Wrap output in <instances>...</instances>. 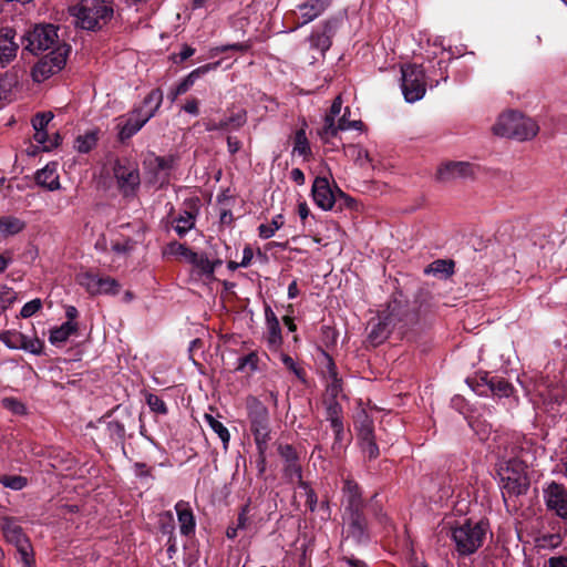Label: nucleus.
<instances>
[{
	"label": "nucleus",
	"mask_w": 567,
	"mask_h": 567,
	"mask_svg": "<svg viewBox=\"0 0 567 567\" xmlns=\"http://www.w3.org/2000/svg\"><path fill=\"white\" fill-rule=\"evenodd\" d=\"M1 484L12 491H21L28 485V478L21 475H4Z\"/></svg>",
	"instance_id": "nucleus-41"
},
{
	"label": "nucleus",
	"mask_w": 567,
	"mask_h": 567,
	"mask_svg": "<svg viewBox=\"0 0 567 567\" xmlns=\"http://www.w3.org/2000/svg\"><path fill=\"white\" fill-rule=\"evenodd\" d=\"M27 49L40 53L53 48L58 43V29L52 24L35 25L27 37Z\"/></svg>",
	"instance_id": "nucleus-11"
},
{
	"label": "nucleus",
	"mask_w": 567,
	"mask_h": 567,
	"mask_svg": "<svg viewBox=\"0 0 567 567\" xmlns=\"http://www.w3.org/2000/svg\"><path fill=\"white\" fill-rule=\"evenodd\" d=\"M310 49L316 50L321 56H324L326 52L332 44V28L329 22H324L316 28L308 38Z\"/></svg>",
	"instance_id": "nucleus-19"
},
{
	"label": "nucleus",
	"mask_w": 567,
	"mask_h": 567,
	"mask_svg": "<svg viewBox=\"0 0 567 567\" xmlns=\"http://www.w3.org/2000/svg\"><path fill=\"white\" fill-rule=\"evenodd\" d=\"M147 404H148L150 409L156 413H159V414L167 413V408H166L165 402L159 396H157L155 394H150L147 396Z\"/></svg>",
	"instance_id": "nucleus-49"
},
{
	"label": "nucleus",
	"mask_w": 567,
	"mask_h": 567,
	"mask_svg": "<svg viewBox=\"0 0 567 567\" xmlns=\"http://www.w3.org/2000/svg\"><path fill=\"white\" fill-rule=\"evenodd\" d=\"M114 0H82L70 8L76 25L85 30H95L106 23L113 16Z\"/></svg>",
	"instance_id": "nucleus-2"
},
{
	"label": "nucleus",
	"mask_w": 567,
	"mask_h": 567,
	"mask_svg": "<svg viewBox=\"0 0 567 567\" xmlns=\"http://www.w3.org/2000/svg\"><path fill=\"white\" fill-rule=\"evenodd\" d=\"M174 164L173 157L153 156L148 159V165L154 167L157 177L164 182Z\"/></svg>",
	"instance_id": "nucleus-31"
},
{
	"label": "nucleus",
	"mask_w": 567,
	"mask_h": 567,
	"mask_svg": "<svg viewBox=\"0 0 567 567\" xmlns=\"http://www.w3.org/2000/svg\"><path fill=\"white\" fill-rule=\"evenodd\" d=\"M334 433V444L333 449H336L339 444L343 442L344 439V429L343 423H340L338 427H332Z\"/></svg>",
	"instance_id": "nucleus-62"
},
{
	"label": "nucleus",
	"mask_w": 567,
	"mask_h": 567,
	"mask_svg": "<svg viewBox=\"0 0 567 567\" xmlns=\"http://www.w3.org/2000/svg\"><path fill=\"white\" fill-rule=\"evenodd\" d=\"M198 104L199 103L196 99L187 100V102L183 106V110L192 115H197L199 113Z\"/></svg>",
	"instance_id": "nucleus-61"
},
{
	"label": "nucleus",
	"mask_w": 567,
	"mask_h": 567,
	"mask_svg": "<svg viewBox=\"0 0 567 567\" xmlns=\"http://www.w3.org/2000/svg\"><path fill=\"white\" fill-rule=\"evenodd\" d=\"M266 317V341L271 350H277L282 343L281 328L279 320L269 306L265 309Z\"/></svg>",
	"instance_id": "nucleus-21"
},
{
	"label": "nucleus",
	"mask_w": 567,
	"mask_h": 567,
	"mask_svg": "<svg viewBox=\"0 0 567 567\" xmlns=\"http://www.w3.org/2000/svg\"><path fill=\"white\" fill-rule=\"evenodd\" d=\"M1 527L6 539L16 545L22 566L27 565L28 563H34L31 545L25 538L22 528L14 524L11 519H3Z\"/></svg>",
	"instance_id": "nucleus-10"
},
{
	"label": "nucleus",
	"mask_w": 567,
	"mask_h": 567,
	"mask_svg": "<svg viewBox=\"0 0 567 567\" xmlns=\"http://www.w3.org/2000/svg\"><path fill=\"white\" fill-rule=\"evenodd\" d=\"M326 367L322 375L326 382V400H337L342 396V380L338 378V372L332 359L324 354Z\"/></svg>",
	"instance_id": "nucleus-17"
},
{
	"label": "nucleus",
	"mask_w": 567,
	"mask_h": 567,
	"mask_svg": "<svg viewBox=\"0 0 567 567\" xmlns=\"http://www.w3.org/2000/svg\"><path fill=\"white\" fill-rule=\"evenodd\" d=\"M174 247H175V249L173 250V252H174L175 255H178V256H181L182 258H184V259H185V261H187V262H188V261H189V259H190V255H194V254H195V251L190 250L189 248H187L186 246L181 245V244L175 245Z\"/></svg>",
	"instance_id": "nucleus-59"
},
{
	"label": "nucleus",
	"mask_w": 567,
	"mask_h": 567,
	"mask_svg": "<svg viewBox=\"0 0 567 567\" xmlns=\"http://www.w3.org/2000/svg\"><path fill=\"white\" fill-rule=\"evenodd\" d=\"M25 228V223L12 215L0 217V238L18 235Z\"/></svg>",
	"instance_id": "nucleus-29"
},
{
	"label": "nucleus",
	"mask_w": 567,
	"mask_h": 567,
	"mask_svg": "<svg viewBox=\"0 0 567 567\" xmlns=\"http://www.w3.org/2000/svg\"><path fill=\"white\" fill-rule=\"evenodd\" d=\"M285 224V218L281 214L272 217L270 223L261 224L258 226V235L261 239L271 238L277 230H279Z\"/></svg>",
	"instance_id": "nucleus-32"
},
{
	"label": "nucleus",
	"mask_w": 567,
	"mask_h": 567,
	"mask_svg": "<svg viewBox=\"0 0 567 567\" xmlns=\"http://www.w3.org/2000/svg\"><path fill=\"white\" fill-rule=\"evenodd\" d=\"M69 52L70 48L66 44L54 48L34 65L32 70L33 80L35 82H43L51 75L60 72L66 63Z\"/></svg>",
	"instance_id": "nucleus-8"
},
{
	"label": "nucleus",
	"mask_w": 567,
	"mask_h": 567,
	"mask_svg": "<svg viewBox=\"0 0 567 567\" xmlns=\"http://www.w3.org/2000/svg\"><path fill=\"white\" fill-rule=\"evenodd\" d=\"M42 307V301L40 299H33L27 303H24V306L21 308V311H20V316L22 318H30L32 317L34 313H37Z\"/></svg>",
	"instance_id": "nucleus-48"
},
{
	"label": "nucleus",
	"mask_w": 567,
	"mask_h": 567,
	"mask_svg": "<svg viewBox=\"0 0 567 567\" xmlns=\"http://www.w3.org/2000/svg\"><path fill=\"white\" fill-rule=\"evenodd\" d=\"M293 152L303 157L310 154V145L303 130L296 132Z\"/></svg>",
	"instance_id": "nucleus-39"
},
{
	"label": "nucleus",
	"mask_w": 567,
	"mask_h": 567,
	"mask_svg": "<svg viewBox=\"0 0 567 567\" xmlns=\"http://www.w3.org/2000/svg\"><path fill=\"white\" fill-rule=\"evenodd\" d=\"M2 405L14 414H23L25 412L24 405L14 398H4Z\"/></svg>",
	"instance_id": "nucleus-51"
},
{
	"label": "nucleus",
	"mask_w": 567,
	"mask_h": 567,
	"mask_svg": "<svg viewBox=\"0 0 567 567\" xmlns=\"http://www.w3.org/2000/svg\"><path fill=\"white\" fill-rule=\"evenodd\" d=\"M544 497L550 511L561 518H567V488L564 485L551 482L544 491Z\"/></svg>",
	"instance_id": "nucleus-13"
},
{
	"label": "nucleus",
	"mask_w": 567,
	"mask_h": 567,
	"mask_svg": "<svg viewBox=\"0 0 567 567\" xmlns=\"http://www.w3.org/2000/svg\"><path fill=\"white\" fill-rule=\"evenodd\" d=\"M347 113H349L348 109L346 110V113L339 118L338 124H336L337 132L338 131H347V130H351V128L359 130L361 127L362 122L358 121V120H353V121L348 120Z\"/></svg>",
	"instance_id": "nucleus-46"
},
{
	"label": "nucleus",
	"mask_w": 567,
	"mask_h": 567,
	"mask_svg": "<svg viewBox=\"0 0 567 567\" xmlns=\"http://www.w3.org/2000/svg\"><path fill=\"white\" fill-rule=\"evenodd\" d=\"M188 264L193 266V270L197 276L209 279L213 278L216 267L220 265L221 261H212L205 254L195 252L194 255H190Z\"/></svg>",
	"instance_id": "nucleus-25"
},
{
	"label": "nucleus",
	"mask_w": 567,
	"mask_h": 567,
	"mask_svg": "<svg viewBox=\"0 0 567 567\" xmlns=\"http://www.w3.org/2000/svg\"><path fill=\"white\" fill-rule=\"evenodd\" d=\"M454 264L452 261L437 259L430 264L424 272L427 275H440L442 277H449L453 274Z\"/></svg>",
	"instance_id": "nucleus-36"
},
{
	"label": "nucleus",
	"mask_w": 567,
	"mask_h": 567,
	"mask_svg": "<svg viewBox=\"0 0 567 567\" xmlns=\"http://www.w3.org/2000/svg\"><path fill=\"white\" fill-rule=\"evenodd\" d=\"M548 567H567V557L558 556L549 558Z\"/></svg>",
	"instance_id": "nucleus-63"
},
{
	"label": "nucleus",
	"mask_w": 567,
	"mask_h": 567,
	"mask_svg": "<svg viewBox=\"0 0 567 567\" xmlns=\"http://www.w3.org/2000/svg\"><path fill=\"white\" fill-rule=\"evenodd\" d=\"M492 130L497 136L527 141L537 135L539 127L534 120L522 113L507 111L497 117Z\"/></svg>",
	"instance_id": "nucleus-3"
},
{
	"label": "nucleus",
	"mask_w": 567,
	"mask_h": 567,
	"mask_svg": "<svg viewBox=\"0 0 567 567\" xmlns=\"http://www.w3.org/2000/svg\"><path fill=\"white\" fill-rule=\"evenodd\" d=\"M497 474L504 496H518L527 491L529 483L525 465L513 455H508L506 452L499 454Z\"/></svg>",
	"instance_id": "nucleus-1"
},
{
	"label": "nucleus",
	"mask_w": 567,
	"mask_h": 567,
	"mask_svg": "<svg viewBox=\"0 0 567 567\" xmlns=\"http://www.w3.org/2000/svg\"><path fill=\"white\" fill-rule=\"evenodd\" d=\"M114 174L117 179L120 188L125 194L133 193L140 184L138 171L136 167L132 165H124L117 163L114 168Z\"/></svg>",
	"instance_id": "nucleus-18"
},
{
	"label": "nucleus",
	"mask_w": 567,
	"mask_h": 567,
	"mask_svg": "<svg viewBox=\"0 0 567 567\" xmlns=\"http://www.w3.org/2000/svg\"><path fill=\"white\" fill-rule=\"evenodd\" d=\"M78 330L76 322L66 321L62 323L60 327L54 328L50 331L49 341L53 346H60L64 343L70 336L75 333Z\"/></svg>",
	"instance_id": "nucleus-30"
},
{
	"label": "nucleus",
	"mask_w": 567,
	"mask_h": 567,
	"mask_svg": "<svg viewBox=\"0 0 567 567\" xmlns=\"http://www.w3.org/2000/svg\"><path fill=\"white\" fill-rule=\"evenodd\" d=\"M286 475L289 476L291 480L296 478L300 482L301 481V467L297 463V461H292L286 464L285 467Z\"/></svg>",
	"instance_id": "nucleus-55"
},
{
	"label": "nucleus",
	"mask_w": 567,
	"mask_h": 567,
	"mask_svg": "<svg viewBox=\"0 0 567 567\" xmlns=\"http://www.w3.org/2000/svg\"><path fill=\"white\" fill-rule=\"evenodd\" d=\"M204 420L207 425L218 435L224 446L226 447L230 440V434L227 427L212 414L206 413L204 415Z\"/></svg>",
	"instance_id": "nucleus-35"
},
{
	"label": "nucleus",
	"mask_w": 567,
	"mask_h": 567,
	"mask_svg": "<svg viewBox=\"0 0 567 567\" xmlns=\"http://www.w3.org/2000/svg\"><path fill=\"white\" fill-rule=\"evenodd\" d=\"M327 420L331 427H338L342 422V408L337 400H326Z\"/></svg>",
	"instance_id": "nucleus-38"
},
{
	"label": "nucleus",
	"mask_w": 567,
	"mask_h": 567,
	"mask_svg": "<svg viewBox=\"0 0 567 567\" xmlns=\"http://www.w3.org/2000/svg\"><path fill=\"white\" fill-rule=\"evenodd\" d=\"M252 256H254V254H252L251 248L249 246L245 247L244 251H243V259L240 261V266L244 268L249 266V264L252 259Z\"/></svg>",
	"instance_id": "nucleus-64"
},
{
	"label": "nucleus",
	"mask_w": 567,
	"mask_h": 567,
	"mask_svg": "<svg viewBox=\"0 0 567 567\" xmlns=\"http://www.w3.org/2000/svg\"><path fill=\"white\" fill-rule=\"evenodd\" d=\"M362 451L370 458H375L379 455V447L374 442V437L360 442Z\"/></svg>",
	"instance_id": "nucleus-54"
},
{
	"label": "nucleus",
	"mask_w": 567,
	"mask_h": 567,
	"mask_svg": "<svg viewBox=\"0 0 567 567\" xmlns=\"http://www.w3.org/2000/svg\"><path fill=\"white\" fill-rule=\"evenodd\" d=\"M278 452H279L280 456L286 461V463H289V462H292V461H297L296 451L289 444L279 445Z\"/></svg>",
	"instance_id": "nucleus-56"
},
{
	"label": "nucleus",
	"mask_w": 567,
	"mask_h": 567,
	"mask_svg": "<svg viewBox=\"0 0 567 567\" xmlns=\"http://www.w3.org/2000/svg\"><path fill=\"white\" fill-rule=\"evenodd\" d=\"M343 513L363 511L364 502L359 485L351 478H346L342 487Z\"/></svg>",
	"instance_id": "nucleus-15"
},
{
	"label": "nucleus",
	"mask_w": 567,
	"mask_h": 567,
	"mask_svg": "<svg viewBox=\"0 0 567 567\" xmlns=\"http://www.w3.org/2000/svg\"><path fill=\"white\" fill-rule=\"evenodd\" d=\"M342 107L341 96H337L331 105L329 114L326 115L324 125L320 135L324 138L334 136L337 134L336 117L339 116Z\"/></svg>",
	"instance_id": "nucleus-28"
},
{
	"label": "nucleus",
	"mask_w": 567,
	"mask_h": 567,
	"mask_svg": "<svg viewBox=\"0 0 567 567\" xmlns=\"http://www.w3.org/2000/svg\"><path fill=\"white\" fill-rule=\"evenodd\" d=\"M76 281L90 295H117L120 284L111 277H101L91 271H83L76 275Z\"/></svg>",
	"instance_id": "nucleus-9"
},
{
	"label": "nucleus",
	"mask_w": 567,
	"mask_h": 567,
	"mask_svg": "<svg viewBox=\"0 0 567 567\" xmlns=\"http://www.w3.org/2000/svg\"><path fill=\"white\" fill-rule=\"evenodd\" d=\"M194 84L195 82L187 75L175 86L177 94H185Z\"/></svg>",
	"instance_id": "nucleus-60"
},
{
	"label": "nucleus",
	"mask_w": 567,
	"mask_h": 567,
	"mask_svg": "<svg viewBox=\"0 0 567 567\" xmlns=\"http://www.w3.org/2000/svg\"><path fill=\"white\" fill-rule=\"evenodd\" d=\"M357 424L358 436L360 442L374 437L372 421L364 412L358 415Z\"/></svg>",
	"instance_id": "nucleus-37"
},
{
	"label": "nucleus",
	"mask_w": 567,
	"mask_h": 567,
	"mask_svg": "<svg viewBox=\"0 0 567 567\" xmlns=\"http://www.w3.org/2000/svg\"><path fill=\"white\" fill-rule=\"evenodd\" d=\"M401 89L408 103L423 99L426 92L425 73L421 65L406 64L401 68Z\"/></svg>",
	"instance_id": "nucleus-7"
},
{
	"label": "nucleus",
	"mask_w": 567,
	"mask_h": 567,
	"mask_svg": "<svg viewBox=\"0 0 567 567\" xmlns=\"http://www.w3.org/2000/svg\"><path fill=\"white\" fill-rule=\"evenodd\" d=\"M247 367L251 372L258 369V357L255 352H251L238 360L237 370L244 371Z\"/></svg>",
	"instance_id": "nucleus-45"
},
{
	"label": "nucleus",
	"mask_w": 567,
	"mask_h": 567,
	"mask_svg": "<svg viewBox=\"0 0 567 567\" xmlns=\"http://www.w3.org/2000/svg\"><path fill=\"white\" fill-rule=\"evenodd\" d=\"M53 114L51 112L37 114L32 120V126L34 131H39V128L45 130L47 125L51 122Z\"/></svg>",
	"instance_id": "nucleus-50"
},
{
	"label": "nucleus",
	"mask_w": 567,
	"mask_h": 567,
	"mask_svg": "<svg viewBox=\"0 0 567 567\" xmlns=\"http://www.w3.org/2000/svg\"><path fill=\"white\" fill-rule=\"evenodd\" d=\"M220 65V61L208 63L202 66H198L197 69L193 70L188 76L196 82L199 78L207 74L210 71L216 70Z\"/></svg>",
	"instance_id": "nucleus-47"
},
{
	"label": "nucleus",
	"mask_w": 567,
	"mask_h": 567,
	"mask_svg": "<svg viewBox=\"0 0 567 567\" xmlns=\"http://www.w3.org/2000/svg\"><path fill=\"white\" fill-rule=\"evenodd\" d=\"M330 0H307L299 6L301 22L298 27L305 25L317 19L328 8Z\"/></svg>",
	"instance_id": "nucleus-23"
},
{
	"label": "nucleus",
	"mask_w": 567,
	"mask_h": 567,
	"mask_svg": "<svg viewBox=\"0 0 567 567\" xmlns=\"http://www.w3.org/2000/svg\"><path fill=\"white\" fill-rule=\"evenodd\" d=\"M473 174V167L466 162H449L437 169V178L447 182L457 177H466Z\"/></svg>",
	"instance_id": "nucleus-22"
},
{
	"label": "nucleus",
	"mask_w": 567,
	"mask_h": 567,
	"mask_svg": "<svg viewBox=\"0 0 567 567\" xmlns=\"http://www.w3.org/2000/svg\"><path fill=\"white\" fill-rule=\"evenodd\" d=\"M177 518L179 523V529L183 535H189L195 529V518L189 504L184 501H179L175 505Z\"/></svg>",
	"instance_id": "nucleus-27"
},
{
	"label": "nucleus",
	"mask_w": 567,
	"mask_h": 567,
	"mask_svg": "<svg viewBox=\"0 0 567 567\" xmlns=\"http://www.w3.org/2000/svg\"><path fill=\"white\" fill-rule=\"evenodd\" d=\"M482 383L477 384V388L474 391L478 395H486L487 391L483 388H486L493 395L499 398H508L513 393V385L507 382L504 378L501 377H488L487 374L481 378Z\"/></svg>",
	"instance_id": "nucleus-16"
},
{
	"label": "nucleus",
	"mask_w": 567,
	"mask_h": 567,
	"mask_svg": "<svg viewBox=\"0 0 567 567\" xmlns=\"http://www.w3.org/2000/svg\"><path fill=\"white\" fill-rule=\"evenodd\" d=\"M14 31L9 28L0 29V65L6 66L16 56L19 49L14 41Z\"/></svg>",
	"instance_id": "nucleus-20"
},
{
	"label": "nucleus",
	"mask_w": 567,
	"mask_h": 567,
	"mask_svg": "<svg viewBox=\"0 0 567 567\" xmlns=\"http://www.w3.org/2000/svg\"><path fill=\"white\" fill-rule=\"evenodd\" d=\"M250 512H251V508H250V504L247 503L245 506L241 507L239 514H238V517H237V523L236 525L241 529H247L248 525H249V522H250Z\"/></svg>",
	"instance_id": "nucleus-52"
},
{
	"label": "nucleus",
	"mask_w": 567,
	"mask_h": 567,
	"mask_svg": "<svg viewBox=\"0 0 567 567\" xmlns=\"http://www.w3.org/2000/svg\"><path fill=\"white\" fill-rule=\"evenodd\" d=\"M34 141L42 146L43 151H51L53 147L58 146L59 136L56 135L53 141L49 140L48 133L45 130L39 128V131H35L33 135Z\"/></svg>",
	"instance_id": "nucleus-43"
},
{
	"label": "nucleus",
	"mask_w": 567,
	"mask_h": 567,
	"mask_svg": "<svg viewBox=\"0 0 567 567\" xmlns=\"http://www.w3.org/2000/svg\"><path fill=\"white\" fill-rule=\"evenodd\" d=\"M281 361L285 364V367L287 369H289L290 371H292L298 378L302 377V370L297 367L296 362L293 361V359L291 357H289L287 354H282Z\"/></svg>",
	"instance_id": "nucleus-58"
},
{
	"label": "nucleus",
	"mask_w": 567,
	"mask_h": 567,
	"mask_svg": "<svg viewBox=\"0 0 567 567\" xmlns=\"http://www.w3.org/2000/svg\"><path fill=\"white\" fill-rule=\"evenodd\" d=\"M245 123H246V112L239 111V112L230 115L229 117L221 120L218 123L215 121H207L205 123V128L208 132H213V131L228 132V131L238 130Z\"/></svg>",
	"instance_id": "nucleus-24"
},
{
	"label": "nucleus",
	"mask_w": 567,
	"mask_h": 567,
	"mask_svg": "<svg viewBox=\"0 0 567 567\" xmlns=\"http://www.w3.org/2000/svg\"><path fill=\"white\" fill-rule=\"evenodd\" d=\"M312 198L322 210H330L336 203V193L331 188L327 177L318 176L312 184Z\"/></svg>",
	"instance_id": "nucleus-14"
},
{
	"label": "nucleus",
	"mask_w": 567,
	"mask_h": 567,
	"mask_svg": "<svg viewBox=\"0 0 567 567\" xmlns=\"http://www.w3.org/2000/svg\"><path fill=\"white\" fill-rule=\"evenodd\" d=\"M174 229L179 236L186 235L195 226V215L185 210L174 219Z\"/></svg>",
	"instance_id": "nucleus-34"
},
{
	"label": "nucleus",
	"mask_w": 567,
	"mask_h": 567,
	"mask_svg": "<svg viewBox=\"0 0 567 567\" xmlns=\"http://www.w3.org/2000/svg\"><path fill=\"white\" fill-rule=\"evenodd\" d=\"M342 518L347 538H352L357 543L368 540V524L363 511L343 513Z\"/></svg>",
	"instance_id": "nucleus-12"
},
{
	"label": "nucleus",
	"mask_w": 567,
	"mask_h": 567,
	"mask_svg": "<svg viewBox=\"0 0 567 567\" xmlns=\"http://www.w3.org/2000/svg\"><path fill=\"white\" fill-rule=\"evenodd\" d=\"M0 340L10 349H19L23 333L8 330L0 334Z\"/></svg>",
	"instance_id": "nucleus-42"
},
{
	"label": "nucleus",
	"mask_w": 567,
	"mask_h": 567,
	"mask_svg": "<svg viewBox=\"0 0 567 567\" xmlns=\"http://www.w3.org/2000/svg\"><path fill=\"white\" fill-rule=\"evenodd\" d=\"M347 154L360 165L370 163L368 151L359 145H350L347 148Z\"/></svg>",
	"instance_id": "nucleus-44"
},
{
	"label": "nucleus",
	"mask_w": 567,
	"mask_h": 567,
	"mask_svg": "<svg viewBox=\"0 0 567 567\" xmlns=\"http://www.w3.org/2000/svg\"><path fill=\"white\" fill-rule=\"evenodd\" d=\"M163 102V93L156 89L151 91L144 99L142 106L134 110L118 124V136L126 140L136 134L157 112Z\"/></svg>",
	"instance_id": "nucleus-4"
},
{
	"label": "nucleus",
	"mask_w": 567,
	"mask_h": 567,
	"mask_svg": "<svg viewBox=\"0 0 567 567\" xmlns=\"http://www.w3.org/2000/svg\"><path fill=\"white\" fill-rule=\"evenodd\" d=\"M97 140H99L97 131L92 130V131L85 132L82 135H79L78 138L75 140L74 147L80 153H87L93 147H95Z\"/></svg>",
	"instance_id": "nucleus-33"
},
{
	"label": "nucleus",
	"mask_w": 567,
	"mask_h": 567,
	"mask_svg": "<svg viewBox=\"0 0 567 567\" xmlns=\"http://www.w3.org/2000/svg\"><path fill=\"white\" fill-rule=\"evenodd\" d=\"M248 416L250 421V430L254 434L257 450L260 456L264 457L268 447V442L270 440L268 410L264 404L254 400L248 405Z\"/></svg>",
	"instance_id": "nucleus-6"
},
{
	"label": "nucleus",
	"mask_w": 567,
	"mask_h": 567,
	"mask_svg": "<svg viewBox=\"0 0 567 567\" xmlns=\"http://www.w3.org/2000/svg\"><path fill=\"white\" fill-rule=\"evenodd\" d=\"M133 249V241L125 239L124 241H114L111 245V250L117 255H126Z\"/></svg>",
	"instance_id": "nucleus-53"
},
{
	"label": "nucleus",
	"mask_w": 567,
	"mask_h": 567,
	"mask_svg": "<svg viewBox=\"0 0 567 567\" xmlns=\"http://www.w3.org/2000/svg\"><path fill=\"white\" fill-rule=\"evenodd\" d=\"M43 342L39 338H31L23 334V340H21L19 349H22L32 354H41L43 351Z\"/></svg>",
	"instance_id": "nucleus-40"
},
{
	"label": "nucleus",
	"mask_w": 567,
	"mask_h": 567,
	"mask_svg": "<svg viewBox=\"0 0 567 567\" xmlns=\"http://www.w3.org/2000/svg\"><path fill=\"white\" fill-rule=\"evenodd\" d=\"M486 525L483 522L465 520L452 528V538L461 555L475 553L484 542Z\"/></svg>",
	"instance_id": "nucleus-5"
},
{
	"label": "nucleus",
	"mask_w": 567,
	"mask_h": 567,
	"mask_svg": "<svg viewBox=\"0 0 567 567\" xmlns=\"http://www.w3.org/2000/svg\"><path fill=\"white\" fill-rule=\"evenodd\" d=\"M300 487L303 488L305 492H306L307 504L309 505V508L311 511H315L316 505H317V495H316V493L305 482H300Z\"/></svg>",
	"instance_id": "nucleus-57"
},
{
	"label": "nucleus",
	"mask_w": 567,
	"mask_h": 567,
	"mask_svg": "<svg viewBox=\"0 0 567 567\" xmlns=\"http://www.w3.org/2000/svg\"><path fill=\"white\" fill-rule=\"evenodd\" d=\"M35 182L49 190H56L61 187L55 164H48L35 174Z\"/></svg>",
	"instance_id": "nucleus-26"
}]
</instances>
